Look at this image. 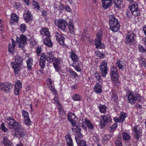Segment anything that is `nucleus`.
I'll return each instance as SVG.
<instances>
[{"instance_id":"obj_1","label":"nucleus","mask_w":146,"mask_h":146,"mask_svg":"<svg viewBox=\"0 0 146 146\" xmlns=\"http://www.w3.org/2000/svg\"><path fill=\"white\" fill-rule=\"evenodd\" d=\"M110 29L114 32H117L119 29V25L118 20L113 14L109 16Z\"/></svg>"},{"instance_id":"obj_2","label":"nucleus","mask_w":146,"mask_h":146,"mask_svg":"<svg viewBox=\"0 0 146 146\" xmlns=\"http://www.w3.org/2000/svg\"><path fill=\"white\" fill-rule=\"evenodd\" d=\"M126 96L128 98L129 102L131 104H135V101L137 100V102H143L144 98L137 94H135L132 92L129 91L127 94Z\"/></svg>"},{"instance_id":"obj_3","label":"nucleus","mask_w":146,"mask_h":146,"mask_svg":"<svg viewBox=\"0 0 146 146\" xmlns=\"http://www.w3.org/2000/svg\"><path fill=\"white\" fill-rule=\"evenodd\" d=\"M110 76L112 79L113 83L116 86L120 85V82L118 81V75L117 72V69L116 67H112L111 69Z\"/></svg>"},{"instance_id":"obj_4","label":"nucleus","mask_w":146,"mask_h":146,"mask_svg":"<svg viewBox=\"0 0 146 146\" xmlns=\"http://www.w3.org/2000/svg\"><path fill=\"white\" fill-rule=\"evenodd\" d=\"M102 35L103 33L101 31H99L96 34L94 42L96 48L102 49L105 47V45L101 42Z\"/></svg>"},{"instance_id":"obj_5","label":"nucleus","mask_w":146,"mask_h":146,"mask_svg":"<svg viewBox=\"0 0 146 146\" xmlns=\"http://www.w3.org/2000/svg\"><path fill=\"white\" fill-rule=\"evenodd\" d=\"M135 35L132 31L129 32L126 35L125 41L126 44L128 45L133 44L135 41Z\"/></svg>"},{"instance_id":"obj_6","label":"nucleus","mask_w":146,"mask_h":146,"mask_svg":"<svg viewBox=\"0 0 146 146\" xmlns=\"http://www.w3.org/2000/svg\"><path fill=\"white\" fill-rule=\"evenodd\" d=\"M55 24L58 28L62 31H65L68 24L66 21L64 19L56 20L55 21Z\"/></svg>"},{"instance_id":"obj_7","label":"nucleus","mask_w":146,"mask_h":146,"mask_svg":"<svg viewBox=\"0 0 146 146\" xmlns=\"http://www.w3.org/2000/svg\"><path fill=\"white\" fill-rule=\"evenodd\" d=\"M99 68L102 76L103 77H105L108 72L107 62L105 60L102 61L100 65L99 66Z\"/></svg>"},{"instance_id":"obj_8","label":"nucleus","mask_w":146,"mask_h":146,"mask_svg":"<svg viewBox=\"0 0 146 146\" xmlns=\"http://www.w3.org/2000/svg\"><path fill=\"white\" fill-rule=\"evenodd\" d=\"M17 41L19 43V47L21 48H23L27 43V38L25 35H21L19 38L17 36L16 38Z\"/></svg>"},{"instance_id":"obj_9","label":"nucleus","mask_w":146,"mask_h":146,"mask_svg":"<svg viewBox=\"0 0 146 146\" xmlns=\"http://www.w3.org/2000/svg\"><path fill=\"white\" fill-rule=\"evenodd\" d=\"M12 84L9 82L0 83V89L5 92H9L12 88Z\"/></svg>"},{"instance_id":"obj_10","label":"nucleus","mask_w":146,"mask_h":146,"mask_svg":"<svg viewBox=\"0 0 146 146\" xmlns=\"http://www.w3.org/2000/svg\"><path fill=\"white\" fill-rule=\"evenodd\" d=\"M129 7L130 10L133 15L137 16L140 14V10L139 8L138 4L136 3H134Z\"/></svg>"},{"instance_id":"obj_11","label":"nucleus","mask_w":146,"mask_h":146,"mask_svg":"<svg viewBox=\"0 0 146 146\" xmlns=\"http://www.w3.org/2000/svg\"><path fill=\"white\" fill-rule=\"evenodd\" d=\"M101 117L102 119L101 120V123L104 126L109 125L112 122V118L110 115H102Z\"/></svg>"},{"instance_id":"obj_12","label":"nucleus","mask_w":146,"mask_h":146,"mask_svg":"<svg viewBox=\"0 0 146 146\" xmlns=\"http://www.w3.org/2000/svg\"><path fill=\"white\" fill-rule=\"evenodd\" d=\"M133 132L136 136L135 138L139 140L140 136L142 135L141 128L139 125H135L133 127Z\"/></svg>"},{"instance_id":"obj_13","label":"nucleus","mask_w":146,"mask_h":146,"mask_svg":"<svg viewBox=\"0 0 146 146\" xmlns=\"http://www.w3.org/2000/svg\"><path fill=\"white\" fill-rule=\"evenodd\" d=\"M68 119L73 126H74L76 124V121L78 119L75 115L71 112L68 113L67 115Z\"/></svg>"},{"instance_id":"obj_14","label":"nucleus","mask_w":146,"mask_h":146,"mask_svg":"<svg viewBox=\"0 0 146 146\" xmlns=\"http://www.w3.org/2000/svg\"><path fill=\"white\" fill-rule=\"evenodd\" d=\"M55 37L59 44L62 46L64 45V42L65 38L62 34L58 33H56Z\"/></svg>"},{"instance_id":"obj_15","label":"nucleus","mask_w":146,"mask_h":146,"mask_svg":"<svg viewBox=\"0 0 146 146\" xmlns=\"http://www.w3.org/2000/svg\"><path fill=\"white\" fill-rule=\"evenodd\" d=\"M10 129H12L14 132H19L21 129L23 130V128L21 124L16 121L13 125H10Z\"/></svg>"},{"instance_id":"obj_16","label":"nucleus","mask_w":146,"mask_h":146,"mask_svg":"<svg viewBox=\"0 0 146 146\" xmlns=\"http://www.w3.org/2000/svg\"><path fill=\"white\" fill-rule=\"evenodd\" d=\"M11 64L12 67L13 69L15 74H18V72L20 71L22 65L15 62H11Z\"/></svg>"},{"instance_id":"obj_17","label":"nucleus","mask_w":146,"mask_h":146,"mask_svg":"<svg viewBox=\"0 0 146 146\" xmlns=\"http://www.w3.org/2000/svg\"><path fill=\"white\" fill-rule=\"evenodd\" d=\"M46 57V54L44 53H42L39 60V65L41 68L42 69L44 68L46 61L47 60Z\"/></svg>"},{"instance_id":"obj_18","label":"nucleus","mask_w":146,"mask_h":146,"mask_svg":"<svg viewBox=\"0 0 146 146\" xmlns=\"http://www.w3.org/2000/svg\"><path fill=\"white\" fill-rule=\"evenodd\" d=\"M127 116L126 114L124 113H122L118 118L115 117L113 118V120L116 122L122 123L125 120V118Z\"/></svg>"},{"instance_id":"obj_19","label":"nucleus","mask_w":146,"mask_h":146,"mask_svg":"<svg viewBox=\"0 0 146 146\" xmlns=\"http://www.w3.org/2000/svg\"><path fill=\"white\" fill-rule=\"evenodd\" d=\"M14 93L17 95L19 93L20 90L22 88V83L19 80H17L15 84Z\"/></svg>"},{"instance_id":"obj_20","label":"nucleus","mask_w":146,"mask_h":146,"mask_svg":"<svg viewBox=\"0 0 146 146\" xmlns=\"http://www.w3.org/2000/svg\"><path fill=\"white\" fill-rule=\"evenodd\" d=\"M46 58L47 59V61L49 63L53 61L55 58L54 53L51 52H48L46 55Z\"/></svg>"},{"instance_id":"obj_21","label":"nucleus","mask_w":146,"mask_h":146,"mask_svg":"<svg viewBox=\"0 0 146 146\" xmlns=\"http://www.w3.org/2000/svg\"><path fill=\"white\" fill-rule=\"evenodd\" d=\"M24 19L27 23L32 20L33 18L30 11H28L25 13L23 14Z\"/></svg>"},{"instance_id":"obj_22","label":"nucleus","mask_w":146,"mask_h":146,"mask_svg":"<svg viewBox=\"0 0 146 146\" xmlns=\"http://www.w3.org/2000/svg\"><path fill=\"white\" fill-rule=\"evenodd\" d=\"M102 5L103 7L105 9L109 7L111 4V0H102Z\"/></svg>"},{"instance_id":"obj_23","label":"nucleus","mask_w":146,"mask_h":146,"mask_svg":"<svg viewBox=\"0 0 146 146\" xmlns=\"http://www.w3.org/2000/svg\"><path fill=\"white\" fill-rule=\"evenodd\" d=\"M65 138L67 146H74L73 143L71 135H67Z\"/></svg>"},{"instance_id":"obj_24","label":"nucleus","mask_w":146,"mask_h":146,"mask_svg":"<svg viewBox=\"0 0 146 146\" xmlns=\"http://www.w3.org/2000/svg\"><path fill=\"white\" fill-rule=\"evenodd\" d=\"M113 3L115 5V6L116 7L119 8H122L123 5V0H112Z\"/></svg>"},{"instance_id":"obj_25","label":"nucleus","mask_w":146,"mask_h":146,"mask_svg":"<svg viewBox=\"0 0 146 146\" xmlns=\"http://www.w3.org/2000/svg\"><path fill=\"white\" fill-rule=\"evenodd\" d=\"M2 143L5 146H11L12 144V142H10L6 136L3 137L2 140Z\"/></svg>"},{"instance_id":"obj_26","label":"nucleus","mask_w":146,"mask_h":146,"mask_svg":"<svg viewBox=\"0 0 146 146\" xmlns=\"http://www.w3.org/2000/svg\"><path fill=\"white\" fill-rule=\"evenodd\" d=\"M12 46L9 43V44L8 51L9 52L12 53L14 52L15 47L16 45L15 41L13 39H12Z\"/></svg>"},{"instance_id":"obj_27","label":"nucleus","mask_w":146,"mask_h":146,"mask_svg":"<svg viewBox=\"0 0 146 146\" xmlns=\"http://www.w3.org/2000/svg\"><path fill=\"white\" fill-rule=\"evenodd\" d=\"M75 139L77 143L79 146H86V142L84 140H81L79 138L75 137Z\"/></svg>"},{"instance_id":"obj_28","label":"nucleus","mask_w":146,"mask_h":146,"mask_svg":"<svg viewBox=\"0 0 146 146\" xmlns=\"http://www.w3.org/2000/svg\"><path fill=\"white\" fill-rule=\"evenodd\" d=\"M19 17L16 14L13 13L11 15V23L12 24L14 22H17L19 20Z\"/></svg>"},{"instance_id":"obj_29","label":"nucleus","mask_w":146,"mask_h":146,"mask_svg":"<svg viewBox=\"0 0 146 146\" xmlns=\"http://www.w3.org/2000/svg\"><path fill=\"white\" fill-rule=\"evenodd\" d=\"M40 34L44 36L48 37L50 36L48 29L46 28L42 29L40 31Z\"/></svg>"},{"instance_id":"obj_30","label":"nucleus","mask_w":146,"mask_h":146,"mask_svg":"<svg viewBox=\"0 0 146 146\" xmlns=\"http://www.w3.org/2000/svg\"><path fill=\"white\" fill-rule=\"evenodd\" d=\"M43 42L45 45L49 47H51L52 46V42L49 37L45 38Z\"/></svg>"},{"instance_id":"obj_31","label":"nucleus","mask_w":146,"mask_h":146,"mask_svg":"<svg viewBox=\"0 0 146 146\" xmlns=\"http://www.w3.org/2000/svg\"><path fill=\"white\" fill-rule=\"evenodd\" d=\"M70 56L72 60L74 62H77L78 60V56L73 51L70 52Z\"/></svg>"},{"instance_id":"obj_32","label":"nucleus","mask_w":146,"mask_h":146,"mask_svg":"<svg viewBox=\"0 0 146 146\" xmlns=\"http://www.w3.org/2000/svg\"><path fill=\"white\" fill-rule=\"evenodd\" d=\"M94 90L97 94L101 93L102 92L100 84L99 83H97L94 86Z\"/></svg>"},{"instance_id":"obj_33","label":"nucleus","mask_w":146,"mask_h":146,"mask_svg":"<svg viewBox=\"0 0 146 146\" xmlns=\"http://www.w3.org/2000/svg\"><path fill=\"white\" fill-rule=\"evenodd\" d=\"M48 84L49 85L48 86L50 88V89L51 90V91L52 92L53 94H54L56 93V91L55 89L54 88L53 86L52 85V81L50 79H49L48 80V81H47Z\"/></svg>"},{"instance_id":"obj_34","label":"nucleus","mask_w":146,"mask_h":146,"mask_svg":"<svg viewBox=\"0 0 146 146\" xmlns=\"http://www.w3.org/2000/svg\"><path fill=\"white\" fill-rule=\"evenodd\" d=\"M15 62L23 65V58L21 56L19 55L16 56L15 57Z\"/></svg>"},{"instance_id":"obj_35","label":"nucleus","mask_w":146,"mask_h":146,"mask_svg":"<svg viewBox=\"0 0 146 146\" xmlns=\"http://www.w3.org/2000/svg\"><path fill=\"white\" fill-rule=\"evenodd\" d=\"M6 121L8 124H9V128L10 129V127L11 125H13L16 122L13 117H8L6 119Z\"/></svg>"},{"instance_id":"obj_36","label":"nucleus","mask_w":146,"mask_h":146,"mask_svg":"<svg viewBox=\"0 0 146 146\" xmlns=\"http://www.w3.org/2000/svg\"><path fill=\"white\" fill-rule=\"evenodd\" d=\"M68 72L71 76L74 78L78 77V76L77 73L70 68L69 69Z\"/></svg>"},{"instance_id":"obj_37","label":"nucleus","mask_w":146,"mask_h":146,"mask_svg":"<svg viewBox=\"0 0 146 146\" xmlns=\"http://www.w3.org/2000/svg\"><path fill=\"white\" fill-rule=\"evenodd\" d=\"M33 62V60L31 58H29L27 60V66L28 69L30 70H32V66Z\"/></svg>"},{"instance_id":"obj_38","label":"nucleus","mask_w":146,"mask_h":146,"mask_svg":"<svg viewBox=\"0 0 146 146\" xmlns=\"http://www.w3.org/2000/svg\"><path fill=\"white\" fill-rule=\"evenodd\" d=\"M122 137L123 139L125 141H127L130 139V136L127 133L124 132L122 134Z\"/></svg>"},{"instance_id":"obj_39","label":"nucleus","mask_w":146,"mask_h":146,"mask_svg":"<svg viewBox=\"0 0 146 146\" xmlns=\"http://www.w3.org/2000/svg\"><path fill=\"white\" fill-rule=\"evenodd\" d=\"M100 111L102 113H105L106 110V107L105 105L101 104L100 106H98Z\"/></svg>"},{"instance_id":"obj_40","label":"nucleus","mask_w":146,"mask_h":146,"mask_svg":"<svg viewBox=\"0 0 146 146\" xmlns=\"http://www.w3.org/2000/svg\"><path fill=\"white\" fill-rule=\"evenodd\" d=\"M123 64V63L120 60H117L116 63V66L120 70L123 69L124 66Z\"/></svg>"},{"instance_id":"obj_41","label":"nucleus","mask_w":146,"mask_h":146,"mask_svg":"<svg viewBox=\"0 0 146 146\" xmlns=\"http://www.w3.org/2000/svg\"><path fill=\"white\" fill-rule=\"evenodd\" d=\"M84 120L85 121L84 122L86 123V126L88 127V128L90 129H92L93 128L92 124L89 121L86 119Z\"/></svg>"},{"instance_id":"obj_42","label":"nucleus","mask_w":146,"mask_h":146,"mask_svg":"<svg viewBox=\"0 0 146 146\" xmlns=\"http://www.w3.org/2000/svg\"><path fill=\"white\" fill-rule=\"evenodd\" d=\"M72 98L75 101H80L82 99L81 96L78 94H74Z\"/></svg>"},{"instance_id":"obj_43","label":"nucleus","mask_w":146,"mask_h":146,"mask_svg":"<svg viewBox=\"0 0 146 146\" xmlns=\"http://www.w3.org/2000/svg\"><path fill=\"white\" fill-rule=\"evenodd\" d=\"M32 5L34 9H36L38 10L40 9V7L38 3L34 0L33 1Z\"/></svg>"},{"instance_id":"obj_44","label":"nucleus","mask_w":146,"mask_h":146,"mask_svg":"<svg viewBox=\"0 0 146 146\" xmlns=\"http://www.w3.org/2000/svg\"><path fill=\"white\" fill-rule=\"evenodd\" d=\"M95 53H97L96 55L100 59L104 58L105 56V55L104 54L100 52L98 50L95 52Z\"/></svg>"},{"instance_id":"obj_45","label":"nucleus","mask_w":146,"mask_h":146,"mask_svg":"<svg viewBox=\"0 0 146 146\" xmlns=\"http://www.w3.org/2000/svg\"><path fill=\"white\" fill-rule=\"evenodd\" d=\"M95 76L96 78L98 80L99 82H102V80L101 78V76L100 74L97 72H96L95 74Z\"/></svg>"},{"instance_id":"obj_46","label":"nucleus","mask_w":146,"mask_h":146,"mask_svg":"<svg viewBox=\"0 0 146 146\" xmlns=\"http://www.w3.org/2000/svg\"><path fill=\"white\" fill-rule=\"evenodd\" d=\"M67 25H68V29H69L70 33H72L74 31L73 25L72 24H71L70 25L68 24Z\"/></svg>"},{"instance_id":"obj_47","label":"nucleus","mask_w":146,"mask_h":146,"mask_svg":"<svg viewBox=\"0 0 146 146\" xmlns=\"http://www.w3.org/2000/svg\"><path fill=\"white\" fill-rule=\"evenodd\" d=\"M20 30L22 33L25 32L26 29V26L25 24H21L20 27Z\"/></svg>"},{"instance_id":"obj_48","label":"nucleus","mask_w":146,"mask_h":146,"mask_svg":"<svg viewBox=\"0 0 146 146\" xmlns=\"http://www.w3.org/2000/svg\"><path fill=\"white\" fill-rule=\"evenodd\" d=\"M93 139L94 142L97 143L99 142L100 140L99 137L96 134H94Z\"/></svg>"},{"instance_id":"obj_49","label":"nucleus","mask_w":146,"mask_h":146,"mask_svg":"<svg viewBox=\"0 0 146 146\" xmlns=\"http://www.w3.org/2000/svg\"><path fill=\"white\" fill-rule=\"evenodd\" d=\"M111 135L110 134L105 135L104 137L103 138V140L104 142H106L108 141L111 138Z\"/></svg>"},{"instance_id":"obj_50","label":"nucleus","mask_w":146,"mask_h":146,"mask_svg":"<svg viewBox=\"0 0 146 146\" xmlns=\"http://www.w3.org/2000/svg\"><path fill=\"white\" fill-rule=\"evenodd\" d=\"M1 128L2 130L4 132H9V130L8 129L6 128L5 127L4 124L3 123H2L1 126Z\"/></svg>"},{"instance_id":"obj_51","label":"nucleus","mask_w":146,"mask_h":146,"mask_svg":"<svg viewBox=\"0 0 146 146\" xmlns=\"http://www.w3.org/2000/svg\"><path fill=\"white\" fill-rule=\"evenodd\" d=\"M78 128V130L76 133V135L78 137H82L83 135L80 133L81 129L80 127Z\"/></svg>"},{"instance_id":"obj_52","label":"nucleus","mask_w":146,"mask_h":146,"mask_svg":"<svg viewBox=\"0 0 146 146\" xmlns=\"http://www.w3.org/2000/svg\"><path fill=\"white\" fill-rule=\"evenodd\" d=\"M24 121L25 123L27 126L30 125L32 124V122L29 119V117L27 119H25Z\"/></svg>"},{"instance_id":"obj_53","label":"nucleus","mask_w":146,"mask_h":146,"mask_svg":"<svg viewBox=\"0 0 146 146\" xmlns=\"http://www.w3.org/2000/svg\"><path fill=\"white\" fill-rule=\"evenodd\" d=\"M23 116L24 117V119H27L29 117L28 113L26 111L23 110L22 112Z\"/></svg>"},{"instance_id":"obj_54","label":"nucleus","mask_w":146,"mask_h":146,"mask_svg":"<svg viewBox=\"0 0 146 146\" xmlns=\"http://www.w3.org/2000/svg\"><path fill=\"white\" fill-rule=\"evenodd\" d=\"M138 47L139 51L140 52L142 53L146 51V49H145L142 45H139Z\"/></svg>"},{"instance_id":"obj_55","label":"nucleus","mask_w":146,"mask_h":146,"mask_svg":"<svg viewBox=\"0 0 146 146\" xmlns=\"http://www.w3.org/2000/svg\"><path fill=\"white\" fill-rule=\"evenodd\" d=\"M42 51L41 48L40 47L38 46L36 48V52L38 56L39 55V54H40Z\"/></svg>"},{"instance_id":"obj_56","label":"nucleus","mask_w":146,"mask_h":146,"mask_svg":"<svg viewBox=\"0 0 146 146\" xmlns=\"http://www.w3.org/2000/svg\"><path fill=\"white\" fill-rule=\"evenodd\" d=\"M53 66L55 68L56 70V71L57 72H59V71H60V68L55 63H53Z\"/></svg>"},{"instance_id":"obj_57","label":"nucleus","mask_w":146,"mask_h":146,"mask_svg":"<svg viewBox=\"0 0 146 146\" xmlns=\"http://www.w3.org/2000/svg\"><path fill=\"white\" fill-rule=\"evenodd\" d=\"M115 143L116 145L118 146H121L122 145L121 141L119 140H117L115 141Z\"/></svg>"},{"instance_id":"obj_58","label":"nucleus","mask_w":146,"mask_h":146,"mask_svg":"<svg viewBox=\"0 0 146 146\" xmlns=\"http://www.w3.org/2000/svg\"><path fill=\"white\" fill-rule=\"evenodd\" d=\"M18 134L21 137H23L26 134V132L23 131H19Z\"/></svg>"},{"instance_id":"obj_59","label":"nucleus","mask_w":146,"mask_h":146,"mask_svg":"<svg viewBox=\"0 0 146 146\" xmlns=\"http://www.w3.org/2000/svg\"><path fill=\"white\" fill-rule=\"evenodd\" d=\"M117 126V124L116 123L114 124L111 126L110 127V130L111 131H113L114 130Z\"/></svg>"},{"instance_id":"obj_60","label":"nucleus","mask_w":146,"mask_h":146,"mask_svg":"<svg viewBox=\"0 0 146 146\" xmlns=\"http://www.w3.org/2000/svg\"><path fill=\"white\" fill-rule=\"evenodd\" d=\"M64 8L65 9V10L68 12H71L72 11L71 9L68 5L64 7Z\"/></svg>"},{"instance_id":"obj_61","label":"nucleus","mask_w":146,"mask_h":146,"mask_svg":"<svg viewBox=\"0 0 146 146\" xmlns=\"http://www.w3.org/2000/svg\"><path fill=\"white\" fill-rule=\"evenodd\" d=\"M60 59L55 57L53 61H55L56 62V64H59L60 63Z\"/></svg>"},{"instance_id":"obj_62","label":"nucleus","mask_w":146,"mask_h":146,"mask_svg":"<svg viewBox=\"0 0 146 146\" xmlns=\"http://www.w3.org/2000/svg\"><path fill=\"white\" fill-rule=\"evenodd\" d=\"M72 65L73 67L75 68V69H76V68H77L78 67H79L80 66V65L78 63L77 64H76L75 62H73Z\"/></svg>"},{"instance_id":"obj_63","label":"nucleus","mask_w":146,"mask_h":146,"mask_svg":"<svg viewBox=\"0 0 146 146\" xmlns=\"http://www.w3.org/2000/svg\"><path fill=\"white\" fill-rule=\"evenodd\" d=\"M59 111L60 117H61L62 116V115H63V114L64 113V112L63 110H62V109L60 108H59Z\"/></svg>"},{"instance_id":"obj_64","label":"nucleus","mask_w":146,"mask_h":146,"mask_svg":"<svg viewBox=\"0 0 146 146\" xmlns=\"http://www.w3.org/2000/svg\"><path fill=\"white\" fill-rule=\"evenodd\" d=\"M64 8V5L63 4H60V5L59 7V9L60 10V11L61 10H62V9Z\"/></svg>"}]
</instances>
